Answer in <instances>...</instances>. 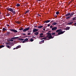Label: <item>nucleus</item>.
Returning a JSON list of instances; mask_svg holds the SVG:
<instances>
[{
	"label": "nucleus",
	"instance_id": "de8ad7c7",
	"mask_svg": "<svg viewBox=\"0 0 76 76\" xmlns=\"http://www.w3.org/2000/svg\"><path fill=\"white\" fill-rule=\"evenodd\" d=\"M7 26H9V24H7Z\"/></svg>",
	"mask_w": 76,
	"mask_h": 76
},
{
	"label": "nucleus",
	"instance_id": "473e14b6",
	"mask_svg": "<svg viewBox=\"0 0 76 76\" xmlns=\"http://www.w3.org/2000/svg\"><path fill=\"white\" fill-rule=\"evenodd\" d=\"M29 12V10H28L26 12V13H28V12Z\"/></svg>",
	"mask_w": 76,
	"mask_h": 76
},
{
	"label": "nucleus",
	"instance_id": "c85d7f7f",
	"mask_svg": "<svg viewBox=\"0 0 76 76\" xmlns=\"http://www.w3.org/2000/svg\"><path fill=\"white\" fill-rule=\"evenodd\" d=\"M76 17H74L73 19H72V20H76Z\"/></svg>",
	"mask_w": 76,
	"mask_h": 76
},
{
	"label": "nucleus",
	"instance_id": "09e8293b",
	"mask_svg": "<svg viewBox=\"0 0 76 76\" xmlns=\"http://www.w3.org/2000/svg\"><path fill=\"white\" fill-rule=\"evenodd\" d=\"M34 28H37V26H34Z\"/></svg>",
	"mask_w": 76,
	"mask_h": 76
},
{
	"label": "nucleus",
	"instance_id": "412c9836",
	"mask_svg": "<svg viewBox=\"0 0 76 76\" xmlns=\"http://www.w3.org/2000/svg\"><path fill=\"white\" fill-rule=\"evenodd\" d=\"M18 40H20V41H23V40H24V39L19 38Z\"/></svg>",
	"mask_w": 76,
	"mask_h": 76
},
{
	"label": "nucleus",
	"instance_id": "2eb2a0df",
	"mask_svg": "<svg viewBox=\"0 0 76 76\" xmlns=\"http://www.w3.org/2000/svg\"><path fill=\"white\" fill-rule=\"evenodd\" d=\"M70 16H69L66 17V19H67V20H69V19H70Z\"/></svg>",
	"mask_w": 76,
	"mask_h": 76
},
{
	"label": "nucleus",
	"instance_id": "5701e85b",
	"mask_svg": "<svg viewBox=\"0 0 76 76\" xmlns=\"http://www.w3.org/2000/svg\"><path fill=\"white\" fill-rule=\"evenodd\" d=\"M20 6V4H17L16 5V6L17 7H19V6Z\"/></svg>",
	"mask_w": 76,
	"mask_h": 76
},
{
	"label": "nucleus",
	"instance_id": "393cba45",
	"mask_svg": "<svg viewBox=\"0 0 76 76\" xmlns=\"http://www.w3.org/2000/svg\"><path fill=\"white\" fill-rule=\"evenodd\" d=\"M24 40L25 41H28V39L27 38H26L25 39H24Z\"/></svg>",
	"mask_w": 76,
	"mask_h": 76
},
{
	"label": "nucleus",
	"instance_id": "4c0bfd02",
	"mask_svg": "<svg viewBox=\"0 0 76 76\" xmlns=\"http://www.w3.org/2000/svg\"><path fill=\"white\" fill-rule=\"evenodd\" d=\"M53 22H54V21H53V20H52L50 21V23H53Z\"/></svg>",
	"mask_w": 76,
	"mask_h": 76
},
{
	"label": "nucleus",
	"instance_id": "ddd939ff",
	"mask_svg": "<svg viewBox=\"0 0 76 76\" xmlns=\"http://www.w3.org/2000/svg\"><path fill=\"white\" fill-rule=\"evenodd\" d=\"M70 28V27H66V28H65V30H69V29Z\"/></svg>",
	"mask_w": 76,
	"mask_h": 76
},
{
	"label": "nucleus",
	"instance_id": "20e7f679",
	"mask_svg": "<svg viewBox=\"0 0 76 76\" xmlns=\"http://www.w3.org/2000/svg\"><path fill=\"white\" fill-rule=\"evenodd\" d=\"M18 38H19V37H12L11 38V39L9 40V41H10V42H13L14 39H18Z\"/></svg>",
	"mask_w": 76,
	"mask_h": 76
},
{
	"label": "nucleus",
	"instance_id": "e2e57ef3",
	"mask_svg": "<svg viewBox=\"0 0 76 76\" xmlns=\"http://www.w3.org/2000/svg\"><path fill=\"white\" fill-rule=\"evenodd\" d=\"M0 13H1V12H0Z\"/></svg>",
	"mask_w": 76,
	"mask_h": 76
},
{
	"label": "nucleus",
	"instance_id": "58836bf2",
	"mask_svg": "<svg viewBox=\"0 0 76 76\" xmlns=\"http://www.w3.org/2000/svg\"><path fill=\"white\" fill-rule=\"evenodd\" d=\"M50 28H53V26H52V25L51 26H50Z\"/></svg>",
	"mask_w": 76,
	"mask_h": 76
},
{
	"label": "nucleus",
	"instance_id": "603ef678",
	"mask_svg": "<svg viewBox=\"0 0 76 76\" xmlns=\"http://www.w3.org/2000/svg\"><path fill=\"white\" fill-rule=\"evenodd\" d=\"M26 13H27V12H25V14H26Z\"/></svg>",
	"mask_w": 76,
	"mask_h": 76
},
{
	"label": "nucleus",
	"instance_id": "6e6d98bb",
	"mask_svg": "<svg viewBox=\"0 0 76 76\" xmlns=\"http://www.w3.org/2000/svg\"><path fill=\"white\" fill-rule=\"evenodd\" d=\"M1 32V30H0V32Z\"/></svg>",
	"mask_w": 76,
	"mask_h": 76
},
{
	"label": "nucleus",
	"instance_id": "4d7b16f0",
	"mask_svg": "<svg viewBox=\"0 0 76 76\" xmlns=\"http://www.w3.org/2000/svg\"><path fill=\"white\" fill-rule=\"evenodd\" d=\"M32 31H29V32H31Z\"/></svg>",
	"mask_w": 76,
	"mask_h": 76
},
{
	"label": "nucleus",
	"instance_id": "1a4fd4ad",
	"mask_svg": "<svg viewBox=\"0 0 76 76\" xmlns=\"http://www.w3.org/2000/svg\"><path fill=\"white\" fill-rule=\"evenodd\" d=\"M57 29V27H54L52 28V31H55V30H56Z\"/></svg>",
	"mask_w": 76,
	"mask_h": 76
},
{
	"label": "nucleus",
	"instance_id": "b1692460",
	"mask_svg": "<svg viewBox=\"0 0 76 76\" xmlns=\"http://www.w3.org/2000/svg\"><path fill=\"white\" fill-rule=\"evenodd\" d=\"M4 47V46L3 45H0V48H3V47Z\"/></svg>",
	"mask_w": 76,
	"mask_h": 76
},
{
	"label": "nucleus",
	"instance_id": "72a5a7b5",
	"mask_svg": "<svg viewBox=\"0 0 76 76\" xmlns=\"http://www.w3.org/2000/svg\"><path fill=\"white\" fill-rule=\"evenodd\" d=\"M39 37H44V36H39Z\"/></svg>",
	"mask_w": 76,
	"mask_h": 76
},
{
	"label": "nucleus",
	"instance_id": "f3484780",
	"mask_svg": "<svg viewBox=\"0 0 76 76\" xmlns=\"http://www.w3.org/2000/svg\"><path fill=\"white\" fill-rule=\"evenodd\" d=\"M34 34L37 36V35H38V34H39V33H38V32H35Z\"/></svg>",
	"mask_w": 76,
	"mask_h": 76
},
{
	"label": "nucleus",
	"instance_id": "864d4df0",
	"mask_svg": "<svg viewBox=\"0 0 76 76\" xmlns=\"http://www.w3.org/2000/svg\"><path fill=\"white\" fill-rule=\"evenodd\" d=\"M43 30V31H45V28H44Z\"/></svg>",
	"mask_w": 76,
	"mask_h": 76
},
{
	"label": "nucleus",
	"instance_id": "39448f33",
	"mask_svg": "<svg viewBox=\"0 0 76 76\" xmlns=\"http://www.w3.org/2000/svg\"><path fill=\"white\" fill-rule=\"evenodd\" d=\"M10 31L14 32L15 33H17L18 32V31L15 29H10Z\"/></svg>",
	"mask_w": 76,
	"mask_h": 76
},
{
	"label": "nucleus",
	"instance_id": "c756f323",
	"mask_svg": "<svg viewBox=\"0 0 76 76\" xmlns=\"http://www.w3.org/2000/svg\"><path fill=\"white\" fill-rule=\"evenodd\" d=\"M30 41H31V42H32V41H34V39H30Z\"/></svg>",
	"mask_w": 76,
	"mask_h": 76
},
{
	"label": "nucleus",
	"instance_id": "4468645a",
	"mask_svg": "<svg viewBox=\"0 0 76 76\" xmlns=\"http://www.w3.org/2000/svg\"><path fill=\"white\" fill-rule=\"evenodd\" d=\"M73 23V21H72L71 22H70L69 23H68V24H67V25H71V24H72Z\"/></svg>",
	"mask_w": 76,
	"mask_h": 76
},
{
	"label": "nucleus",
	"instance_id": "7ed1b4c3",
	"mask_svg": "<svg viewBox=\"0 0 76 76\" xmlns=\"http://www.w3.org/2000/svg\"><path fill=\"white\" fill-rule=\"evenodd\" d=\"M63 31V30L61 29H59L56 30V32H58V34H57V35H59L63 34H64V32H65V31Z\"/></svg>",
	"mask_w": 76,
	"mask_h": 76
},
{
	"label": "nucleus",
	"instance_id": "0eeeda50",
	"mask_svg": "<svg viewBox=\"0 0 76 76\" xmlns=\"http://www.w3.org/2000/svg\"><path fill=\"white\" fill-rule=\"evenodd\" d=\"M38 31V29H37L36 28H34L33 30V33L34 32H37Z\"/></svg>",
	"mask_w": 76,
	"mask_h": 76
},
{
	"label": "nucleus",
	"instance_id": "6ab92c4d",
	"mask_svg": "<svg viewBox=\"0 0 76 76\" xmlns=\"http://www.w3.org/2000/svg\"><path fill=\"white\" fill-rule=\"evenodd\" d=\"M70 15V13H68L66 14L65 15V16L66 17L68 16H69V15Z\"/></svg>",
	"mask_w": 76,
	"mask_h": 76
},
{
	"label": "nucleus",
	"instance_id": "f8f14e48",
	"mask_svg": "<svg viewBox=\"0 0 76 76\" xmlns=\"http://www.w3.org/2000/svg\"><path fill=\"white\" fill-rule=\"evenodd\" d=\"M58 25V23L56 22L53 23L52 24V25Z\"/></svg>",
	"mask_w": 76,
	"mask_h": 76
},
{
	"label": "nucleus",
	"instance_id": "f03ea898",
	"mask_svg": "<svg viewBox=\"0 0 76 76\" xmlns=\"http://www.w3.org/2000/svg\"><path fill=\"white\" fill-rule=\"evenodd\" d=\"M6 9L7 10H9V11H10V12H12L13 14V15H15L16 14V11H15V9L11 8H7Z\"/></svg>",
	"mask_w": 76,
	"mask_h": 76
},
{
	"label": "nucleus",
	"instance_id": "6e6552de",
	"mask_svg": "<svg viewBox=\"0 0 76 76\" xmlns=\"http://www.w3.org/2000/svg\"><path fill=\"white\" fill-rule=\"evenodd\" d=\"M29 29H30V28L29 27H28V28H27L24 29V30H23V32H25V31H28V30H29Z\"/></svg>",
	"mask_w": 76,
	"mask_h": 76
},
{
	"label": "nucleus",
	"instance_id": "13d9d810",
	"mask_svg": "<svg viewBox=\"0 0 76 76\" xmlns=\"http://www.w3.org/2000/svg\"><path fill=\"white\" fill-rule=\"evenodd\" d=\"M0 7L1 6V5H0Z\"/></svg>",
	"mask_w": 76,
	"mask_h": 76
},
{
	"label": "nucleus",
	"instance_id": "9b49d317",
	"mask_svg": "<svg viewBox=\"0 0 76 76\" xmlns=\"http://www.w3.org/2000/svg\"><path fill=\"white\" fill-rule=\"evenodd\" d=\"M50 21H51V20H47L44 21V22H45V23H48L50 22Z\"/></svg>",
	"mask_w": 76,
	"mask_h": 76
},
{
	"label": "nucleus",
	"instance_id": "4be33fe9",
	"mask_svg": "<svg viewBox=\"0 0 76 76\" xmlns=\"http://www.w3.org/2000/svg\"><path fill=\"white\" fill-rule=\"evenodd\" d=\"M6 34L7 35H9V34H10V32L9 31H7L6 33Z\"/></svg>",
	"mask_w": 76,
	"mask_h": 76
},
{
	"label": "nucleus",
	"instance_id": "f257e3e1",
	"mask_svg": "<svg viewBox=\"0 0 76 76\" xmlns=\"http://www.w3.org/2000/svg\"><path fill=\"white\" fill-rule=\"evenodd\" d=\"M47 34L48 35L47 36V37H48V39H52L54 38V37L56 36H58V34H56V32H53L52 33H48Z\"/></svg>",
	"mask_w": 76,
	"mask_h": 76
},
{
	"label": "nucleus",
	"instance_id": "dca6fc26",
	"mask_svg": "<svg viewBox=\"0 0 76 76\" xmlns=\"http://www.w3.org/2000/svg\"><path fill=\"white\" fill-rule=\"evenodd\" d=\"M3 31V32H5L7 30V29H6L4 28H3L2 29Z\"/></svg>",
	"mask_w": 76,
	"mask_h": 76
},
{
	"label": "nucleus",
	"instance_id": "a211bd4d",
	"mask_svg": "<svg viewBox=\"0 0 76 76\" xmlns=\"http://www.w3.org/2000/svg\"><path fill=\"white\" fill-rule=\"evenodd\" d=\"M21 47V46L20 45H19L16 47V49H18V48H19Z\"/></svg>",
	"mask_w": 76,
	"mask_h": 76
},
{
	"label": "nucleus",
	"instance_id": "680f3d73",
	"mask_svg": "<svg viewBox=\"0 0 76 76\" xmlns=\"http://www.w3.org/2000/svg\"><path fill=\"white\" fill-rule=\"evenodd\" d=\"M10 47H12V46H10Z\"/></svg>",
	"mask_w": 76,
	"mask_h": 76
},
{
	"label": "nucleus",
	"instance_id": "bb28decb",
	"mask_svg": "<svg viewBox=\"0 0 76 76\" xmlns=\"http://www.w3.org/2000/svg\"><path fill=\"white\" fill-rule=\"evenodd\" d=\"M7 47L8 48H9V49H10V48H11V47H10V46L9 45H7Z\"/></svg>",
	"mask_w": 76,
	"mask_h": 76
},
{
	"label": "nucleus",
	"instance_id": "a18cd8bd",
	"mask_svg": "<svg viewBox=\"0 0 76 76\" xmlns=\"http://www.w3.org/2000/svg\"><path fill=\"white\" fill-rule=\"evenodd\" d=\"M54 16H55V17H57V15H54Z\"/></svg>",
	"mask_w": 76,
	"mask_h": 76
},
{
	"label": "nucleus",
	"instance_id": "052dcab7",
	"mask_svg": "<svg viewBox=\"0 0 76 76\" xmlns=\"http://www.w3.org/2000/svg\"><path fill=\"white\" fill-rule=\"evenodd\" d=\"M7 44H8V43H7Z\"/></svg>",
	"mask_w": 76,
	"mask_h": 76
},
{
	"label": "nucleus",
	"instance_id": "e433bc0d",
	"mask_svg": "<svg viewBox=\"0 0 76 76\" xmlns=\"http://www.w3.org/2000/svg\"><path fill=\"white\" fill-rule=\"evenodd\" d=\"M27 34L28 35H31V33H28V34Z\"/></svg>",
	"mask_w": 76,
	"mask_h": 76
},
{
	"label": "nucleus",
	"instance_id": "a19ab883",
	"mask_svg": "<svg viewBox=\"0 0 76 76\" xmlns=\"http://www.w3.org/2000/svg\"><path fill=\"white\" fill-rule=\"evenodd\" d=\"M50 25H51V24H48V26L49 27V26H50Z\"/></svg>",
	"mask_w": 76,
	"mask_h": 76
},
{
	"label": "nucleus",
	"instance_id": "f704fd0d",
	"mask_svg": "<svg viewBox=\"0 0 76 76\" xmlns=\"http://www.w3.org/2000/svg\"><path fill=\"white\" fill-rule=\"evenodd\" d=\"M41 42H42L44 43V40H42Z\"/></svg>",
	"mask_w": 76,
	"mask_h": 76
},
{
	"label": "nucleus",
	"instance_id": "5fc2aeb1",
	"mask_svg": "<svg viewBox=\"0 0 76 76\" xmlns=\"http://www.w3.org/2000/svg\"><path fill=\"white\" fill-rule=\"evenodd\" d=\"M33 38H35V37L33 36Z\"/></svg>",
	"mask_w": 76,
	"mask_h": 76
},
{
	"label": "nucleus",
	"instance_id": "7c9ffc66",
	"mask_svg": "<svg viewBox=\"0 0 76 76\" xmlns=\"http://www.w3.org/2000/svg\"><path fill=\"white\" fill-rule=\"evenodd\" d=\"M56 13V15H58V14H59V12L58 11Z\"/></svg>",
	"mask_w": 76,
	"mask_h": 76
},
{
	"label": "nucleus",
	"instance_id": "9d476101",
	"mask_svg": "<svg viewBox=\"0 0 76 76\" xmlns=\"http://www.w3.org/2000/svg\"><path fill=\"white\" fill-rule=\"evenodd\" d=\"M74 14H75V12H74L71 13H70V16L71 17V18H72V17L73 15H74Z\"/></svg>",
	"mask_w": 76,
	"mask_h": 76
},
{
	"label": "nucleus",
	"instance_id": "8fccbe9b",
	"mask_svg": "<svg viewBox=\"0 0 76 76\" xmlns=\"http://www.w3.org/2000/svg\"><path fill=\"white\" fill-rule=\"evenodd\" d=\"M48 32L49 33L50 32H51V31H49Z\"/></svg>",
	"mask_w": 76,
	"mask_h": 76
},
{
	"label": "nucleus",
	"instance_id": "a878e982",
	"mask_svg": "<svg viewBox=\"0 0 76 76\" xmlns=\"http://www.w3.org/2000/svg\"><path fill=\"white\" fill-rule=\"evenodd\" d=\"M16 23H18V24H20V22L19 21H17L16 22Z\"/></svg>",
	"mask_w": 76,
	"mask_h": 76
},
{
	"label": "nucleus",
	"instance_id": "37998d69",
	"mask_svg": "<svg viewBox=\"0 0 76 76\" xmlns=\"http://www.w3.org/2000/svg\"><path fill=\"white\" fill-rule=\"evenodd\" d=\"M74 25L75 26H76V23H75L74 24Z\"/></svg>",
	"mask_w": 76,
	"mask_h": 76
},
{
	"label": "nucleus",
	"instance_id": "aec40b11",
	"mask_svg": "<svg viewBox=\"0 0 76 76\" xmlns=\"http://www.w3.org/2000/svg\"><path fill=\"white\" fill-rule=\"evenodd\" d=\"M42 27H43V26H38V28H42Z\"/></svg>",
	"mask_w": 76,
	"mask_h": 76
},
{
	"label": "nucleus",
	"instance_id": "79ce46f5",
	"mask_svg": "<svg viewBox=\"0 0 76 76\" xmlns=\"http://www.w3.org/2000/svg\"><path fill=\"white\" fill-rule=\"evenodd\" d=\"M25 42H25V41L24 40L23 41V43H25Z\"/></svg>",
	"mask_w": 76,
	"mask_h": 76
},
{
	"label": "nucleus",
	"instance_id": "ea45409f",
	"mask_svg": "<svg viewBox=\"0 0 76 76\" xmlns=\"http://www.w3.org/2000/svg\"><path fill=\"white\" fill-rule=\"evenodd\" d=\"M10 14H7L6 16H10Z\"/></svg>",
	"mask_w": 76,
	"mask_h": 76
},
{
	"label": "nucleus",
	"instance_id": "3c124183",
	"mask_svg": "<svg viewBox=\"0 0 76 76\" xmlns=\"http://www.w3.org/2000/svg\"><path fill=\"white\" fill-rule=\"evenodd\" d=\"M37 0V1H41L42 0Z\"/></svg>",
	"mask_w": 76,
	"mask_h": 76
},
{
	"label": "nucleus",
	"instance_id": "bf43d9fd",
	"mask_svg": "<svg viewBox=\"0 0 76 76\" xmlns=\"http://www.w3.org/2000/svg\"><path fill=\"white\" fill-rule=\"evenodd\" d=\"M44 28H45V27H44Z\"/></svg>",
	"mask_w": 76,
	"mask_h": 76
},
{
	"label": "nucleus",
	"instance_id": "c03bdc74",
	"mask_svg": "<svg viewBox=\"0 0 76 76\" xmlns=\"http://www.w3.org/2000/svg\"><path fill=\"white\" fill-rule=\"evenodd\" d=\"M16 49H16V47L15 48H14L13 49V50H16Z\"/></svg>",
	"mask_w": 76,
	"mask_h": 76
},
{
	"label": "nucleus",
	"instance_id": "423d86ee",
	"mask_svg": "<svg viewBox=\"0 0 76 76\" xmlns=\"http://www.w3.org/2000/svg\"><path fill=\"white\" fill-rule=\"evenodd\" d=\"M48 37H47V36L46 37H43V38H41V39L42 40V39H47V40H49V39H48Z\"/></svg>",
	"mask_w": 76,
	"mask_h": 76
},
{
	"label": "nucleus",
	"instance_id": "cd10ccee",
	"mask_svg": "<svg viewBox=\"0 0 76 76\" xmlns=\"http://www.w3.org/2000/svg\"><path fill=\"white\" fill-rule=\"evenodd\" d=\"M23 28H20V29H19V31H22L23 29Z\"/></svg>",
	"mask_w": 76,
	"mask_h": 76
},
{
	"label": "nucleus",
	"instance_id": "2f4dec72",
	"mask_svg": "<svg viewBox=\"0 0 76 76\" xmlns=\"http://www.w3.org/2000/svg\"><path fill=\"white\" fill-rule=\"evenodd\" d=\"M44 35V34H43V33H40L39 34L40 36H42V35Z\"/></svg>",
	"mask_w": 76,
	"mask_h": 76
},
{
	"label": "nucleus",
	"instance_id": "49530a36",
	"mask_svg": "<svg viewBox=\"0 0 76 76\" xmlns=\"http://www.w3.org/2000/svg\"><path fill=\"white\" fill-rule=\"evenodd\" d=\"M22 34L23 35H26V34H25V33H23Z\"/></svg>",
	"mask_w": 76,
	"mask_h": 76
},
{
	"label": "nucleus",
	"instance_id": "c9c22d12",
	"mask_svg": "<svg viewBox=\"0 0 76 76\" xmlns=\"http://www.w3.org/2000/svg\"><path fill=\"white\" fill-rule=\"evenodd\" d=\"M37 15L38 16H41V15H40L39 14H38Z\"/></svg>",
	"mask_w": 76,
	"mask_h": 76
}]
</instances>
